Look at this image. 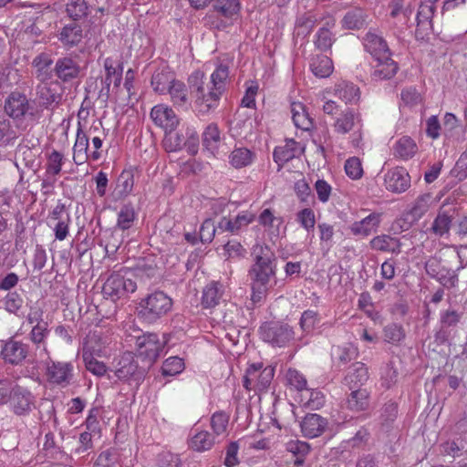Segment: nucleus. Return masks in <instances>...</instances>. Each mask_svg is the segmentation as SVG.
Masks as SVG:
<instances>
[{
	"instance_id": "1",
	"label": "nucleus",
	"mask_w": 467,
	"mask_h": 467,
	"mask_svg": "<svg viewBox=\"0 0 467 467\" xmlns=\"http://www.w3.org/2000/svg\"><path fill=\"white\" fill-rule=\"evenodd\" d=\"M228 78L229 67L224 64L216 67L209 81H205V74L201 70H195L189 76L188 85L198 115L207 116L218 108Z\"/></svg>"
},
{
	"instance_id": "2",
	"label": "nucleus",
	"mask_w": 467,
	"mask_h": 467,
	"mask_svg": "<svg viewBox=\"0 0 467 467\" xmlns=\"http://www.w3.org/2000/svg\"><path fill=\"white\" fill-rule=\"evenodd\" d=\"M254 264L248 271L251 281L252 300L259 302L269 289L270 281L275 276L276 256L267 245H255Z\"/></svg>"
},
{
	"instance_id": "3",
	"label": "nucleus",
	"mask_w": 467,
	"mask_h": 467,
	"mask_svg": "<svg viewBox=\"0 0 467 467\" xmlns=\"http://www.w3.org/2000/svg\"><path fill=\"white\" fill-rule=\"evenodd\" d=\"M172 299L163 291L155 290L142 297L137 306L138 317L147 324H154L172 309Z\"/></svg>"
},
{
	"instance_id": "4",
	"label": "nucleus",
	"mask_w": 467,
	"mask_h": 467,
	"mask_svg": "<svg viewBox=\"0 0 467 467\" xmlns=\"http://www.w3.org/2000/svg\"><path fill=\"white\" fill-rule=\"evenodd\" d=\"M114 374L137 389L145 379L146 369L139 366L132 353L126 352L119 359Z\"/></svg>"
},
{
	"instance_id": "5",
	"label": "nucleus",
	"mask_w": 467,
	"mask_h": 467,
	"mask_svg": "<svg viewBox=\"0 0 467 467\" xmlns=\"http://www.w3.org/2000/svg\"><path fill=\"white\" fill-rule=\"evenodd\" d=\"M275 368L271 366L264 367L263 363L251 364L244 377V387L247 390H265L273 380Z\"/></svg>"
},
{
	"instance_id": "6",
	"label": "nucleus",
	"mask_w": 467,
	"mask_h": 467,
	"mask_svg": "<svg viewBox=\"0 0 467 467\" xmlns=\"http://www.w3.org/2000/svg\"><path fill=\"white\" fill-rule=\"evenodd\" d=\"M47 380L53 385L62 388L70 385L74 377L72 362L57 361L48 358L46 363Z\"/></svg>"
},
{
	"instance_id": "7",
	"label": "nucleus",
	"mask_w": 467,
	"mask_h": 467,
	"mask_svg": "<svg viewBox=\"0 0 467 467\" xmlns=\"http://www.w3.org/2000/svg\"><path fill=\"white\" fill-rule=\"evenodd\" d=\"M136 289L137 284L132 279L125 278L119 273H113L105 281L102 293L105 297L116 301L130 293H134Z\"/></svg>"
},
{
	"instance_id": "8",
	"label": "nucleus",
	"mask_w": 467,
	"mask_h": 467,
	"mask_svg": "<svg viewBox=\"0 0 467 467\" xmlns=\"http://www.w3.org/2000/svg\"><path fill=\"white\" fill-rule=\"evenodd\" d=\"M261 337L273 347H285L294 338V331L287 325L278 322L265 323L260 327Z\"/></svg>"
},
{
	"instance_id": "9",
	"label": "nucleus",
	"mask_w": 467,
	"mask_h": 467,
	"mask_svg": "<svg viewBox=\"0 0 467 467\" xmlns=\"http://www.w3.org/2000/svg\"><path fill=\"white\" fill-rule=\"evenodd\" d=\"M9 407L16 416H28L36 407V397L27 388L16 385Z\"/></svg>"
},
{
	"instance_id": "10",
	"label": "nucleus",
	"mask_w": 467,
	"mask_h": 467,
	"mask_svg": "<svg viewBox=\"0 0 467 467\" xmlns=\"http://www.w3.org/2000/svg\"><path fill=\"white\" fill-rule=\"evenodd\" d=\"M138 355L143 358L148 365H151L161 355L164 344L155 333L140 336L136 339Z\"/></svg>"
},
{
	"instance_id": "11",
	"label": "nucleus",
	"mask_w": 467,
	"mask_h": 467,
	"mask_svg": "<svg viewBox=\"0 0 467 467\" xmlns=\"http://www.w3.org/2000/svg\"><path fill=\"white\" fill-rule=\"evenodd\" d=\"M29 354V345L13 337L2 344L0 356L5 363L21 366Z\"/></svg>"
},
{
	"instance_id": "12",
	"label": "nucleus",
	"mask_w": 467,
	"mask_h": 467,
	"mask_svg": "<svg viewBox=\"0 0 467 467\" xmlns=\"http://www.w3.org/2000/svg\"><path fill=\"white\" fill-rule=\"evenodd\" d=\"M36 100L47 109L58 106L62 99V91L58 81L47 80L39 82L36 88Z\"/></svg>"
},
{
	"instance_id": "13",
	"label": "nucleus",
	"mask_w": 467,
	"mask_h": 467,
	"mask_svg": "<svg viewBox=\"0 0 467 467\" xmlns=\"http://www.w3.org/2000/svg\"><path fill=\"white\" fill-rule=\"evenodd\" d=\"M54 75L59 83H72L82 76V67L71 57H62L57 59L54 66Z\"/></svg>"
},
{
	"instance_id": "14",
	"label": "nucleus",
	"mask_w": 467,
	"mask_h": 467,
	"mask_svg": "<svg viewBox=\"0 0 467 467\" xmlns=\"http://www.w3.org/2000/svg\"><path fill=\"white\" fill-rule=\"evenodd\" d=\"M32 105L26 96L21 92L15 91L9 94L5 101V111L13 119L19 120L26 115L34 117Z\"/></svg>"
},
{
	"instance_id": "15",
	"label": "nucleus",
	"mask_w": 467,
	"mask_h": 467,
	"mask_svg": "<svg viewBox=\"0 0 467 467\" xmlns=\"http://www.w3.org/2000/svg\"><path fill=\"white\" fill-rule=\"evenodd\" d=\"M459 266L456 269L444 267L435 279L447 289L455 288L459 283L458 273L467 267V245L457 248Z\"/></svg>"
},
{
	"instance_id": "16",
	"label": "nucleus",
	"mask_w": 467,
	"mask_h": 467,
	"mask_svg": "<svg viewBox=\"0 0 467 467\" xmlns=\"http://www.w3.org/2000/svg\"><path fill=\"white\" fill-rule=\"evenodd\" d=\"M386 189L394 193L406 192L410 186V176L406 169L397 167L385 175Z\"/></svg>"
},
{
	"instance_id": "17",
	"label": "nucleus",
	"mask_w": 467,
	"mask_h": 467,
	"mask_svg": "<svg viewBox=\"0 0 467 467\" xmlns=\"http://www.w3.org/2000/svg\"><path fill=\"white\" fill-rule=\"evenodd\" d=\"M150 118L165 131L174 130L179 124V119L172 109L163 104L156 105L151 109Z\"/></svg>"
},
{
	"instance_id": "18",
	"label": "nucleus",
	"mask_w": 467,
	"mask_h": 467,
	"mask_svg": "<svg viewBox=\"0 0 467 467\" xmlns=\"http://www.w3.org/2000/svg\"><path fill=\"white\" fill-rule=\"evenodd\" d=\"M381 223V213H371L360 221H356L349 226L350 233L358 237H368L378 231Z\"/></svg>"
},
{
	"instance_id": "19",
	"label": "nucleus",
	"mask_w": 467,
	"mask_h": 467,
	"mask_svg": "<svg viewBox=\"0 0 467 467\" xmlns=\"http://www.w3.org/2000/svg\"><path fill=\"white\" fill-rule=\"evenodd\" d=\"M369 378L367 366L362 362H355L348 368L347 374L343 379V384L351 389H363L362 386Z\"/></svg>"
},
{
	"instance_id": "20",
	"label": "nucleus",
	"mask_w": 467,
	"mask_h": 467,
	"mask_svg": "<svg viewBox=\"0 0 467 467\" xmlns=\"http://www.w3.org/2000/svg\"><path fill=\"white\" fill-rule=\"evenodd\" d=\"M377 64L371 74V78L375 81H381L390 79L393 78L398 70V64L391 58V53L387 54L386 57H375Z\"/></svg>"
},
{
	"instance_id": "21",
	"label": "nucleus",
	"mask_w": 467,
	"mask_h": 467,
	"mask_svg": "<svg viewBox=\"0 0 467 467\" xmlns=\"http://www.w3.org/2000/svg\"><path fill=\"white\" fill-rule=\"evenodd\" d=\"M327 93H332L346 103H357L360 98V90L355 84L342 80L334 87L326 88Z\"/></svg>"
},
{
	"instance_id": "22",
	"label": "nucleus",
	"mask_w": 467,
	"mask_h": 467,
	"mask_svg": "<svg viewBox=\"0 0 467 467\" xmlns=\"http://www.w3.org/2000/svg\"><path fill=\"white\" fill-rule=\"evenodd\" d=\"M463 313L453 308H448L440 312V329L436 337L445 340L451 328H454L461 322Z\"/></svg>"
},
{
	"instance_id": "23",
	"label": "nucleus",
	"mask_w": 467,
	"mask_h": 467,
	"mask_svg": "<svg viewBox=\"0 0 467 467\" xmlns=\"http://www.w3.org/2000/svg\"><path fill=\"white\" fill-rule=\"evenodd\" d=\"M53 58L48 53H40L32 61L35 76L39 82L51 80L54 74Z\"/></svg>"
},
{
	"instance_id": "24",
	"label": "nucleus",
	"mask_w": 467,
	"mask_h": 467,
	"mask_svg": "<svg viewBox=\"0 0 467 467\" xmlns=\"http://www.w3.org/2000/svg\"><path fill=\"white\" fill-rule=\"evenodd\" d=\"M363 44L365 49L370 53L373 57H386L387 54L390 53L385 39L370 30L366 34Z\"/></svg>"
},
{
	"instance_id": "25",
	"label": "nucleus",
	"mask_w": 467,
	"mask_h": 467,
	"mask_svg": "<svg viewBox=\"0 0 467 467\" xmlns=\"http://www.w3.org/2000/svg\"><path fill=\"white\" fill-rule=\"evenodd\" d=\"M26 129V125H23V123L16 124L15 128L9 119L0 118V147L14 145L20 131Z\"/></svg>"
},
{
	"instance_id": "26",
	"label": "nucleus",
	"mask_w": 467,
	"mask_h": 467,
	"mask_svg": "<svg viewBox=\"0 0 467 467\" xmlns=\"http://www.w3.org/2000/svg\"><path fill=\"white\" fill-rule=\"evenodd\" d=\"M254 220V215L248 213H242L238 214L234 220L227 217H223L218 223L219 232H229L233 234H238L239 231L251 223Z\"/></svg>"
},
{
	"instance_id": "27",
	"label": "nucleus",
	"mask_w": 467,
	"mask_h": 467,
	"mask_svg": "<svg viewBox=\"0 0 467 467\" xmlns=\"http://www.w3.org/2000/svg\"><path fill=\"white\" fill-rule=\"evenodd\" d=\"M302 152V148L293 139L286 140L285 145L275 147L273 157L279 165H283Z\"/></svg>"
},
{
	"instance_id": "28",
	"label": "nucleus",
	"mask_w": 467,
	"mask_h": 467,
	"mask_svg": "<svg viewBox=\"0 0 467 467\" xmlns=\"http://www.w3.org/2000/svg\"><path fill=\"white\" fill-rule=\"evenodd\" d=\"M88 141L89 137L81 129L80 123H78V129L77 130V138L73 147V161L77 165L85 163L90 153H88Z\"/></svg>"
},
{
	"instance_id": "29",
	"label": "nucleus",
	"mask_w": 467,
	"mask_h": 467,
	"mask_svg": "<svg viewBox=\"0 0 467 467\" xmlns=\"http://www.w3.org/2000/svg\"><path fill=\"white\" fill-rule=\"evenodd\" d=\"M347 398L348 408L355 412L365 411L369 408L370 394L367 389H351Z\"/></svg>"
},
{
	"instance_id": "30",
	"label": "nucleus",
	"mask_w": 467,
	"mask_h": 467,
	"mask_svg": "<svg viewBox=\"0 0 467 467\" xmlns=\"http://www.w3.org/2000/svg\"><path fill=\"white\" fill-rule=\"evenodd\" d=\"M369 245L371 249L379 252H388L395 254H399L401 252L400 241L389 234H380L373 237L369 242Z\"/></svg>"
},
{
	"instance_id": "31",
	"label": "nucleus",
	"mask_w": 467,
	"mask_h": 467,
	"mask_svg": "<svg viewBox=\"0 0 467 467\" xmlns=\"http://www.w3.org/2000/svg\"><path fill=\"white\" fill-rule=\"evenodd\" d=\"M224 293V286L219 282H211L202 291V306L204 308H212L220 304Z\"/></svg>"
},
{
	"instance_id": "32",
	"label": "nucleus",
	"mask_w": 467,
	"mask_h": 467,
	"mask_svg": "<svg viewBox=\"0 0 467 467\" xmlns=\"http://www.w3.org/2000/svg\"><path fill=\"white\" fill-rule=\"evenodd\" d=\"M213 9L220 16L233 22L238 16L241 4L239 0H215Z\"/></svg>"
},
{
	"instance_id": "33",
	"label": "nucleus",
	"mask_w": 467,
	"mask_h": 467,
	"mask_svg": "<svg viewBox=\"0 0 467 467\" xmlns=\"http://www.w3.org/2000/svg\"><path fill=\"white\" fill-rule=\"evenodd\" d=\"M82 39V27L75 23L65 26L59 34V40L61 43L69 48L78 46Z\"/></svg>"
},
{
	"instance_id": "34",
	"label": "nucleus",
	"mask_w": 467,
	"mask_h": 467,
	"mask_svg": "<svg viewBox=\"0 0 467 467\" xmlns=\"http://www.w3.org/2000/svg\"><path fill=\"white\" fill-rule=\"evenodd\" d=\"M175 80L173 73L168 68H163L153 73L150 84L154 91L159 94H166Z\"/></svg>"
},
{
	"instance_id": "35",
	"label": "nucleus",
	"mask_w": 467,
	"mask_h": 467,
	"mask_svg": "<svg viewBox=\"0 0 467 467\" xmlns=\"http://www.w3.org/2000/svg\"><path fill=\"white\" fill-rule=\"evenodd\" d=\"M292 120L297 129L309 130L313 127V119L306 110V107L301 102L291 103Z\"/></svg>"
},
{
	"instance_id": "36",
	"label": "nucleus",
	"mask_w": 467,
	"mask_h": 467,
	"mask_svg": "<svg viewBox=\"0 0 467 467\" xmlns=\"http://www.w3.org/2000/svg\"><path fill=\"white\" fill-rule=\"evenodd\" d=\"M134 186V170H124L118 177L114 193L118 199L128 196Z\"/></svg>"
},
{
	"instance_id": "37",
	"label": "nucleus",
	"mask_w": 467,
	"mask_h": 467,
	"mask_svg": "<svg viewBox=\"0 0 467 467\" xmlns=\"http://www.w3.org/2000/svg\"><path fill=\"white\" fill-rule=\"evenodd\" d=\"M358 351L352 345L334 346L331 349V358L335 365H345L358 358Z\"/></svg>"
},
{
	"instance_id": "38",
	"label": "nucleus",
	"mask_w": 467,
	"mask_h": 467,
	"mask_svg": "<svg viewBox=\"0 0 467 467\" xmlns=\"http://www.w3.org/2000/svg\"><path fill=\"white\" fill-rule=\"evenodd\" d=\"M167 93L175 107L187 108L189 105V95L187 86L181 80H175L171 85Z\"/></svg>"
},
{
	"instance_id": "39",
	"label": "nucleus",
	"mask_w": 467,
	"mask_h": 467,
	"mask_svg": "<svg viewBox=\"0 0 467 467\" xmlns=\"http://www.w3.org/2000/svg\"><path fill=\"white\" fill-rule=\"evenodd\" d=\"M418 150L415 141L408 136L399 139L393 146L394 156L402 160L411 159Z\"/></svg>"
},
{
	"instance_id": "40",
	"label": "nucleus",
	"mask_w": 467,
	"mask_h": 467,
	"mask_svg": "<svg viewBox=\"0 0 467 467\" xmlns=\"http://www.w3.org/2000/svg\"><path fill=\"white\" fill-rule=\"evenodd\" d=\"M452 223V214L447 211L440 210L432 222L430 232L435 236L441 237L448 234Z\"/></svg>"
},
{
	"instance_id": "41",
	"label": "nucleus",
	"mask_w": 467,
	"mask_h": 467,
	"mask_svg": "<svg viewBox=\"0 0 467 467\" xmlns=\"http://www.w3.org/2000/svg\"><path fill=\"white\" fill-rule=\"evenodd\" d=\"M367 14L361 8H353L344 16L342 23L348 29L358 30L367 25Z\"/></svg>"
},
{
	"instance_id": "42",
	"label": "nucleus",
	"mask_w": 467,
	"mask_h": 467,
	"mask_svg": "<svg viewBox=\"0 0 467 467\" xmlns=\"http://www.w3.org/2000/svg\"><path fill=\"white\" fill-rule=\"evenodd\" d=\"M285 450L296 457L295 465L299 466L305 462V459L310 451V445L299 440H290L285 443Z\"/></svg>"
},
{
	"instance_id": "43",
	"label": "nucleus",
	"mask_w": 467,
	"mask_h": 467,
	"mask_svg": "<svg viewBox=\"0 0 467 467\" xmlns=\"http://www.w3.org/2000/svg\"><path fill=\"white\" fill-rule=\"evenodd\" d=\"M90 10L91 6L86 0H68L66 5L67 16L74 21L87 17Z\"/></svg>"
},
{
	"instance_id": "44",
	"label": "nucleus",
	"mask_w": 467,
	"mask_h": 467,
	"mask_svg": "<svg viewBox=\"0 0 467 467\" xmlns=\"http://www.w3.org/2000/svg\"><path fill=\"white\" fill-rule=\"evenodd\" d=\"M104 69L106 71V76L103 79H101V83L103 87L99 90V97L102 98L104 100H107L109 96L110 85L112 83L113 78L119 72V69L115 67L114 61L110 57H107L104 60Z\"/></svg>"
},
{
	"instance_id": "45",
	"label": "nucleus",
	"mask_w": 467,
	"mask_h": 467,
	"mask_svg": "<svg viewBox=\"0 0 467 467\" xmlns=\"http://www.w3.org/2000/svg\"><path fill=\"white\" fill-rule=\"evenodd\" d=\"M301 431L308 438L319 436L321 433V417L317 414H307L301 423Z\"/></svg>"
},
{
	"instance_id": "46",
	"label": "nucleus",
	"mask_w": 467,
	"mask_h": 467,
	"mask_svg": "<svg viewBox=\"0 0 467 467\" xmlns=\"http://www.w3.org/2000/svg\"><path fill=\"white\" fill-rule=\"evenodd\" d=\"M220 140L221 137L218 126L214 123L209 124L202 133L203 146L211 152H213L218 149Z\"/></svg>"
},
{
	"instance_id": "47",
	"label": "nucleus",
	"mask_w": 467,
	"mask_h": 467,
	"mask_svg": "<svg viewBox=\"0 0 467 467\" xmlns=\"http://www.w3.org/2000/svg\"><path fill=\"white\" fill-rule=\"evenodd\" d=\"M253 158L254 153L246 148H236L229 156L230 163L236 169L250 165Z\"/></svg>"
},
{
	"instance_id": "48",
	"label": "nucleus",
	"mask_w": 467,
	"mask_h": 467,
	"mask_svg": "<svg viewBox=\"0 0 467 467\" xmlns=\"http://www.w3.org/2000/svg\"><path fill=\"white\" fill-rule=\"evenodd\" d=\"M163 147L168 152L178 151L185 147V135L174 130L165 131V137L163 139Z\"/></svg>"
},
{
	"instance_id": "49",
	"label": "nucleus",
	"mask_w": 467,
	"mask_h": 467,
	"mask_svg": "<svg viewBox=\"0 0 467 467\" xmlns=\"http://www.w3.org/2000/svg\"><path fill=\"white\" fill-rule=\"evenodd\" d=\"M214 444L213 435L202 431L196 433L191 440L190 447L196 451H204L210 450Z\"/></svg>"
},
{
	"instance_id": "50",
	"label": "nucleus",
	"mask_w": 467,
	"mask_h": 467,
	"mask_svg": "<svg viewBox=\"0 0 467 467\" xmlns=\"http://www.w3.org/2000/svg\"><path fill=\"white\" fill-rule=\"evenodd\" d=\"M136 218L135 210L131 204H124L121 206L119 213L116 227L125 231L130 229Z\"/></svg>"
},
{
	"instance_id": "51",
	"label": "nucleus",
	"mask_w": 467,
	"mask_h": 467,
	"mask_svg": "<svg viewBox=\"0 0 467 467\" xmlns=\"http://www.w3.org/2000/svg\"><path fill=\"white\" fill-rule=\"evenodd\" d=\"M119 462V453L116 448L102 451L94 462L93 467H115Z\"/></svg>"
},
{
	"instance_id": "52",
	"label": "nucleus",
	"mask_w": 467,
	"mask_h": 467,
	"mask_svg": "<svg viewBox=\"0 0 467 467\" xmlns=\"http://www.w3.org/2000/svg\"><path fill=\"white\" fill-rule=\"evenodd\" d=\"M354 126V113L352 110L340 111L334 122V130L340 134H346Z\"/></svg>"
},
{
	"instance_id": "53",
	"label": "nucleus",
	"mask_w": 467,
	"mask_h": 467,
	"mask_svg": "<svg viewBox=\"0 0 467 467\" xmlns=\"http://www.w3.org/2000/svg\"><path fill=\"white\" fill-rule=\"evenodd\" d=\"M50 334V329L48 327V323H41L38 325H34L29 333L30 341L36 346H41L46 344V340Z\"/></svg>"
},
{
	"instance_id": "54",
	"label": "nucleus",
	"mask_w": 467,
	"mask_h": 467,
	"mask_svg": "<svg viewBox=\"0 0 467 467\" xmlns=\"http://www.w3.org/2000/svg\"><path fill=\"white\" fill-rule=\"evenodd\" d=\"M459 130H462V126L459 124V120L452 113H446L443 118V132L446 137L452 138L456 140H462L460 136H456Z\"/></svg>"
},
{
	"instance_id": "55",
	"label": "nucleus",
	"mask_w": 467,
	"mask_h": 467,
	"mask_svg": "<svg viewBox=\"0 0 467 467\" xmlns=\"http://www.w3.org/2000/svg\"><path fill=\"white\" fill-rule=\"evenodd\" d=\"M383 337L386 342L396 345L405 337V331L401 325L392 323L384 327Z\"/></svg>"
},
{
	"instance_id": "56",
	"label": "nucleus",
	"mask_w": 467,
	"mask_h": 467,
	"mask_svg": "<svg viewBox=\"0 0 467 467\" xmlns=\"http://www.w3.org/2000/svg\"><path fill=\"white\" fill-rule=\"evenodd\" d=\"M432 201V196L430 193H424L420 196H419L411 209H410V214L417 219L421 218L429 210L431 203Z\"/></svg>"
},
{
	"instance_id": "57",
	"label": "nucleus",
	"mask_w": 467,
	"mask_h": 467,
	"mask_svg": "<svg viewBox=\"0 0 467 467\" xmlns=\"http://www.w3.org/2000/svg\"><path fill=\"white\" fill-rule=\"evenodd\" d=\"M335 25L336 20L332 16H323V51L330 48L336 40V34L332 31Z\"/></svg>"
},
{
	"instance_id": "58",
	"label": "nucleus",
	"mask_w": 467,
	"mask_h": 467,
	"mask_svg": "<svg viewBox=\"0 0 467 467\" xmlns=\"http://www.w3.org/2000/svg\"><path fill=\"white\" fill-rule=\"evenodd\" d=\"M82 358L87 370L92 374L101 377L107 372L106 365L103 362L95 359L90 352L84 350Z\"/></svg>"
},
{
	"instance_id": "59",
	"label": "nucleus",
	"mask_w": 467,
	"mask_h": 467,
	"mask_svg": "<svg viewBox=\"0 0 467 467\" xmlns=\"http://www.w3.org/2000/svg\"><path fill=\"white\" fill-rule=\"evenodd\" d=\"M184 368V362L179 357H171L167 358L161 367L163 376H175L181 373Z\"/></svg>"
},
{
	"instance_id": "60",
	"label": "nucleus",
	"mask_w": 467,
	"mask_h": 467,
	"mask_svg": "<svg viewBox=\"0 0 467 467\" xmlns=\"http://www.w3.org/2000/svg\"><path fill=\"white\" fill-rule=\"evenodd\" d=\"M63 160V154L54 150L47 157V174L51 176L57 175L61 171Z\"/></svg>"
},
{
	"instance_id": "61",
	"label": "nucleus",
	"mask_w": 467,
	"mask_h": 467,
	"mask_svg": "<svg viewBox=\"0 0 467 467\" xmlns=\"http://www.w3.org/2000/svg\"><path fill=\"white\" fill-rule=\"evenodd\" d=\"M18 82V74L12 68H5L0 73V92L5 93Z\"/></svg>"
},
{
	"instance_id": "62",
	"label": "nucleus",
	"mask_w": 467,
	"mask_h": 467,
	"mask_svg": "<svg viewBox=\"0 0 467 467\" xmlns=\"http://www.w3.org/2000/svg\"><path fill=\"white\" fill-rule=\"evenodd\" d=\"M229 422V415L223 411H218L213 414L211 418V426L216 435L225 433Z\"/></svg>"
},
{
	"instance_id": "63",
	"label": "nucleus",
	"mask_w": 467,
	"mask_h": 467,
	"mask_svg": "<svg viewBox=\"0 0 467 467\" xmlns=\"http://www.w3.org/2000/svg\"><path fill=\"white\" fill-rule=\"evenodd\" d=\"M287 385L295 389L301 391L306 389V379L296 369L289 368L285 373Z\"/></svg>"
},
{
	"instance_id": "64",
	"label": "nucleus",
	"mask_w": 467,
	"mask_h": 467,
	"mask_svg": "<svg viewBox=\"0 0 467 467\" xmlns=\"http://www.w3.org/2000/svg\"><path fill=\"white\" fill-rule=\"evenodd\" d=\"M219 231L218 227L216 228L214 223L212 219L208 218L203 221L200 228V240L203 244L211 243L215 235V233Z\"/></svg>"
}]
</instances>
